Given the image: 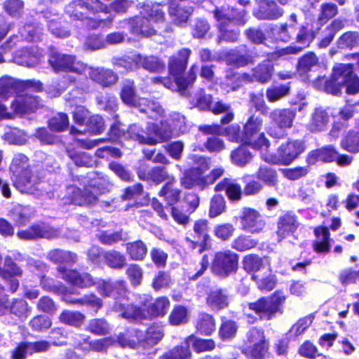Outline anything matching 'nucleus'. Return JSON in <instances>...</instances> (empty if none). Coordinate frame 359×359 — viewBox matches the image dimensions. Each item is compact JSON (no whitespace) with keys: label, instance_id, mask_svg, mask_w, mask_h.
Masks as SVG:
<instances>
[{"label":"nucleus","instance_id":"20e7f679","mask_svg":"<svg viewBox=\"0 0 359 359\" xmlns=\"http://www.w3.org/2000/svg\"><path fill=\"white\" fill-rule=\"evenodd\" d=\"M15 187L22 193L39 196L41 194V181L30 168L28 158L15 154L10 166Z\"/></svg>","mask_w":359,"mask_h":359},{"label":"nucleus","instance_id":"39448f33","mask_svg":"<svg viewBox=\"0 0 359 359\" xmlns=\"http://www.w3.org/2000/svg\"><path fill=\"white\" fill-rule=\"evenodd\" d=\"M144 15L148 18L135 17L130 19L126 22L130 25V29L132 33L137 35L149 36L154 34L156 32L155 27H151V22L159 25L163 23L165 20V13L162 10L161 5L158 3L146 4L144 5ZM157 28H160L157 26Z\"/></svg>","mask_w":359,"mask_h":359},{"label":"nucleus","instance_id":"6e6552de","mask_svg":"<svg viewBox=\"0 0 359 359\" xmlns=\"http://www.w3.org/2000/svg\"><path fill=\"white\" fill-rule=\"evenodd\" d=\"M121 97L125 104L138 108L140 112L146 114L151 119L157 120L164 116V109L160 104L135 95L132 82H128L123 86Z\"/></svg>","mask_w":359,"mask_h":359},{"label":"nucleus","instance_id":"4be33fe9","mask_svg":"<svg viewBox=\"0 0 359 359\" xmlns=\"http://www.w3.org/2000/svg\"><path fill=\"white\" fill-rule=\"evenodd\" d=\"M283 14V10L271 0H260L259 8L254 11L255 16L259 20H276Z\"/></svg>","mask_w":359,"mask_h":359},{"label":"nucleus","instance_id":"393cba45","mask_svg":"<svg viewBox=\"0 0 359 359\" xmlns=\"http://www.w3.org/2000/svg\"><path fill=\"white\" fill-rule=\"evenodd\" d=\"M330 121V116L326 110L321 107L316 108L310 116L306 128L312 133L324 130Z\"/></svg>","mask_w":359,"mask_h":359},{"label":"nucleus","instance_id":"f03ea898","mask_svg":"<svg viewBox=\"0 0 359 359\" xmlns=\"http://www.w3.org/2000/svg\"><path fill=\"white\" fill-rule=\"evenodd\" d=\"M110 8L100 0H74L66 6V14L73 20L85 21L90 29H97L101 25L110 26L113 18L97 20L92 18L90 14L97 13H109Z\"/></svg>","mask_w":359,"mask_h":359},{"label":"nucleus","instance_id":"a878e982","mask_svg":"<svg viewBox=\"0 0 359 359\" xmlns=\"http://www.w3.org/2000/svg\"><path fill=\"white\" fill-rule=\"evenodd\" d=\"M297 218L294 215L286 213L280 217L278 222L277 236L280 242L289 235L293 233L298 227Z\"/></svg>","mask_w":359,"mask_h":359},{"label":"nucleus","instance_id":"72a5a7b5","mask_svg":"<svg viewBox=\"0 0 359 359\" xmlns=\"http://www.w3.org/2000/svg\"><path fill=\"white\" fill-rule=\"evenodd\" d=\"M207 304L214 310L223 309L229 306V297L225 290L214 289L208 294Z\"/></svg>","mask_w":359,"mask_h":359},{"label":"nucleus","instance_id":"ea45409f","mask_svg":"<svg viewBox=\"0 0 359 359\" xmlns=\"http://www.w3.org/2000/svg\"><path fill=\"white\" fill-rule=\"evenodd\" d=\"M248 308L260 319L269 320L274 316L269 301L266 298H260L255 302L248 304Z\"/></svg>","mask_w":359,"mask_h":359},{"label":"nucleus","instance_id":"6ab92c4d","mask_svg":"<svg viewBox=\"0 0 359 359\" xmlns=\"http://www.w3.org/2000/svg\"><path fill=\"white\" fill-rule=\"evenodd\" d=\"M125 296H123L118 300L116 301L113 307L114 310L120 313V315L126 319L143 320L148 318L145 311L135 306L132 304H129Z\"/></svg>","mask_w":359,"mask_h":359},{"label":"nucleus","instance_id":"b1692460","mask_svg":"<svg viewBox=\"0 0 359 359\" xmlns=\"http://www.w3.org/2000/svg\"><path fill=\"white\" fill-rule=\"evenodd\" d=\"M88 73L89 77L94 81L102 86H109L115 83L117 81V76L110 69L103 68H93L86 65L85 74Z\"/></svg>","mask_w":359,"mask_h":359},{"label":"nucleus","instance_id":"338daca9","mask_svg":"<svg viewBox=\"0 0 359 359\" xmlns=\"http://www.w3.org/2000/svg\"><path fill=\"white\" fill-rule=\"evenodd\" d=\"M109 324L101 318H94L90 320L87 330L97 335H104L109 332Z\"/></svg>","mask_w":359,"mask_h":359},{"label":"nucleus","instance_id":"6e6d98bb","mask_svg":"<svg viewBox=\"0 0 359 359\" xmlns=\"http://www.w3.org/2000/svg\"><path fill=\"white\" fill-rule=\"evenodd\" d=\"M252 157V154L245 146L238 147L231 154L232 163L240 167H243L248 163Z\"/></svg>","mask_w":359,"mask_h":359},{"label":"nucleus","instance_id":"9b49d317","mask_svg":"<svg viewBox=\"0 0 359 359\" xmlns=\"http://www.w3.org/2000/svg\"><path fill=\"white\" fill-rule=\"evenodd\" d=\"M48 63L55 72H71L77 74H83L86 69V64L77 60L72 55L52 52Z\"/></svg>","mask_w":359,"mask_h":359},{"label":"nucleus","instance_id":"7c9ffc66","mask_svg":"<svg viewBox=\"0 0 359 359\" xmlns=\"http://www.w3.org/2000/svg\"><path fill=\"white\" fill-rule=\"evenodd\" d=\"M337 157V151L332 146H327L311 151L307 156V162L313 165L318 161L323 162L334 161Z\"/></svg>","mask_w":359,"mask_h":359},{"label":"nucleus","instance_id":"e2e57ef3","mask_svg":"<svg viewBox=\"0 0 359 359\" xmlns=\"http://www.w3.org/2000/svg\"><path fill=\"white\" fill-rule=\"evenodd\" d=\"M341 147L349 152H358L359 133L358 132L350 131L346 137L341 141Z\"/></svg>","mask_w":359,"mask_h":359},{"label":"nucleus","instance_id":"864d4df0","mask_svg":"<svg viewBox=\"0 0 359 359\" xmlns=\"http://www.w3.org/2000/svg\"><path fill=\"white\" fill-rule=\"evenodd\" d=\"M243 268L248 272H254L255 273H261L263 269H266L263 266L262 259L255 255H246L243 261Z\"/></svg>","mask_w":359,"mask_h":359},{"label":"nucleus","instance_id":"0eeeda50","mask_svg":"<svg viewBox=\"0 0 359 359\" xmlns=\"http://www.w3.org/2000/svg\"><path fill=\"white\" fill-rule=\"evenodd\" d=\"M164 337V331L162 326L154 324L148 327L145 332L138 330L127 332L119 335L117 338L118 343L122 347L135 348L138 344L144 347L146 345L152 346L157 344Z\"/></svg>","mask_w":359,"mask_h":359},{"label":"nucleus","instance_id":"bf43d9fd","mask_svg":"<svg viewBox=\"0 0 359 359\" xmlns=\"http://www.w3.org/2000/svg\"><path fill=\"white\" fill-rule=\"evenodd\" d=\"M359 45V35L356 32H347L343 34L337 41L338 48H353Z\"/></svg>","mask_w":359,"mask_h":359},{"label":"nucleus","instance_id":"c9c22d12","mask_svg":"<svg viewBox=\"0 0 359 359\" xmlns=\"http://www.w3.org/2000/svg\"><path fill=\"white\" fill-rule=\"evenodd\" d=\"M261 273L253 274L252 279L256 281L258 287L262 290L270 291L276 285L275 276L271 274L269 268L263 269Z\"/></svg>","mask_w":359,"mask_h":359},{"label":"nucleus","instance_id":"c756f323","mask_svg":"<svg viewBox=\"0 0 359 359\" xmlns=\"http://www.w3.org/2000/svg\"><path fill=\"white\" fill-rule=\"evenodd\" d=\"M137 174L140 180L151 181L156 184H161L165 181L174 180V177L170 175L165 168L163 167H154L147 172L140 170Z\"/></svg>","mask_w":359,"mask_h":359},{"label":"nucleus","instance_id":"a19ab883","mask_svg":"<svg viewBox=\"0 0 359 359\" xmlns=\"http://www.w3.org/2000/svg\"><path fill=\"white\" fill-rule=\"evenodd\" d=\"M175 180L168 181L159 191V196L163 197L168 205H173L180 198V190L175 186Z\"/></svg>","mask_w":359,"mask_h":359},{"label":"nucleus","instance_id":"2eb2a0df","mask_svg":"<svg viewBox=\"0 0 359 359\" xmlns=\"http://www.w3.org/2000/svg\"><path fill=\"white\" fill-rule=\"evenodd\" d=\"M192 12L193 8L189 0H169L168 13L176 25L187 22Z\"/></svg>","mask_w":359,"mask_h":359},{"label":"nucleus","instance_id":"f704fd0d","mask_svg":"<svg viewBox=\"0 0 359 359\" xmlns=\"http://www.w3.org/2000/svg\"><path fill=\"white\" fill-rule=\"evenodd\" d=\"M316 241L313 243L314 250L318 253L328 252L330 250V232L327 227L318 226L314 230Z\"/></svg>","mask_w":359,"mask_h":359},{"label":"nucleus","instance_id":"774afa93","mask_svg":"<svg viewBox=\"0 0 359 359\" xmlns=\"http://www.w3.org/2000/svg\"><path fill=\"white\" fill-rule=\"evenodd\" d=\"M49 128L55 132L65 130L69 126V119L66 114L59 113L49 121Z\"/></svg>","mask_w":359,"mask_h":359},{"label":"nucleus","instance_id":"79ce46f5","mask_svg":"<svg viewBox=\"0 0 359 359\" xmlns=\"http://www.w3.org/2000/svg\"><path fill=\"white\" fill-rule=\"evenodd\" d=\"M170 306V301L167 297H161L156 299L151 304L147 311H145L146 315L148 318L163 316Z\"/></svg>","mask_w":359,"mask_h":359},{"label":"nucleus","instance_id":"423d86ee","mask_svg":"<svg viewBox=\"0 0 359 359\" xmlns=\"http://www.w3.org/2000/svg\"><path fill=\"white\" fill-rule=\"evenodd\" d=\"M125 138L133 139L142 144H156L167 141L172 136V129L166 122L149 124L146 132L141 130L137 125H132L126 131Z\"/></svg>","mask_w":359,"mask_h":359},{"label":"nucleus","instance_id":"c85d7f7f","mask_svg":"<svg viewBox=\"0 0 359 359\" xmlns=\"http://www.w3.org/2000/svg\"><path fill=\"white\" fill-rule=\"evenodd\" d=\"M97 290L101 294L106 297H113L116 301L126 295L123 282L111 283L108 281L101 280L98 283Z\"/></svg>","mask_w":359,"mask_h":359},{"label":"nucleus","instance_id":"de8ad7c7","mask_svg":"<svg viewBox=\"0 0 359 359\" xmlns=\"http://www.w3.org/2000/svg\"><path fill=\"white\" fill-rule=\"evenodd\" d=\"M184 344L189 348L191 344L193 348L198 353L210 351L215 348V344L212 339H203L196 338L194 335H191L186 338Z\"/></svg>","mask_w":359,"mask_h":359},{"label":"nucleus","instance_id":"dca6fc26","mask_svg":"<svg viewBox=\"0 0 359 359\" xmlns=\"http://www.w3.org/2000/svg\"><path fill=\"white\" fill-rule=\"evenodd\" d=\"M241 221L242 229L251 233H259L265 226V222L260 213L250 208L243 209Z\"/></svg>","mask_w":359,"mask_h":359},{"label":"nucleus","instance_id":"5701e85b","mask_svg":"<svg viewBox=\"0 0 359 359\" xmlns=\"http://www.w3.org/2000/svg\"><path fill=\"white\" fill-rule=\"evenodd\" d=\"M208 222L206 219H198L195 222L194 225V231L198 238L197 241H194L187 238V241L189 243V247L195 249L198 245L201 247L199 252L201 253L205 248L207 242L210 236L208 234Z\"/></svg>","mask_w":359,"mask_h":359},{"label":"nucleus","instance_id":"f3484780","mask_svg":"<svg viewBox=\"0 0 359 359\" xmlns=\"http://www.w3.org/2000/svg\"><path fill=\"white\" fill-rule=\"evenodd\" d=\"M24 86L27 88L40 90L41 83L35 81H27L25 83L18 82L12 78H1L0 79V97L7 98Z\"/></svg>","mask_w":359,"mask_h":359},{"label":"nucleus","instance_id":"5fc2aeb1","mask_svg":"<svg viewBox=\"0 0 359 359\" xmlns=\"http://www.w3.org/2000/svg\"><path fill=\"white\" fill-rule=\"evenodd\" d=\"M191 355L189 348L185 344L184 346H177L165 352L158 359H190Z\"/></svg>","mask_w":359,"mask_h":359},{"label":"nucleus","instance_id":"f257e3e1","mask_svg":"<svg viewBox=\"0 0 359 359\" xmlns=\"http://www.w3.org/2000/svg\"><path fill=\"white\" fill-rule=\"evenodd\" d=\"M191 55V50L183 48L179 51V58L172 57L169 62V70L170 74L175 77V83L168 78H154V83H161L165 88H171L172 86H176L179 93L182 95L189 98V102L194 107L205 110L210 109L212 97L207 95L200 89L191 94L188 90L189 86L194 83L196 79V72L198 67L194 65L187 77H181L180 75L184 72Z\"/></svg>","mask_w":359,"mask_h":359},{"label":"nucleus","instance_id":"9d476101","mask_svg":"<svg viewBox=\"0 0 359 359\" xmlns=\"http://www.w3.org/2000/svg\"><path fill=\"white\" fill-rule=\"evenodd\" d=\"M296 112L290 109H275L270 112L269 117L273 126L269 127L268 133L275 138L285 135V130L292 126Z\"/></svg>","mask_w":359,"mask_h":359},{"label":"nucleus","instance_id":"4c0bfd02","mask_svg":"<svg viewBox=\"0 0 359 359\" xmlns=\"http://www.w3.org/2000/svg\"><path fill=\"white\" fill-rule=\"evenodd\" d=\"M135 64L138 67H142L147 71L151 72H160L164 68L163 64L154 56H143L140 54L134 55Z\"/></svg>","mask_w":359,"mask_h":359},{"label":"nucleus","instance_id":"3c124183","mask_svg":"<svg viewBox=\"0 0 359 359\" xmlns=\"http://www.w3.org/2000/svg\"><path fill=\"white\" fill-rule=\"evenodd\" d=\"M126 252L133 260H142L147 252L146 245L141 241L128 243Z\"/></svg>","mask_w":359,"mask_h":359},{"label":"nucleus","instance_id":"2f4dec72","mask_svg":"<svg viewBox=\"0 0 359 359\" xmlns=\"http://www.w3.org/2000/svg\"><path fill=\"white\" fill-rule=\"evenodd\" d=\"M262 126V118L259 116H251L245 123L242 135V142L248 144L256 138Z\"/></svg>","mask_w":359,"mask_h":359},{"label":"nucleus","instance_id":"1a4fd4ad","mask_svg":"<svg viewBox=\"0 0 359 359\" xmlns=\"http://www.w3.org/2000/svg\"><path fill=\"white\" fill-rule=\"evenodd\" d=\"M305 149L304 141L290 140L278 147L276 154H262V158L272 164L290 165Z\"/></svg>","mask_w":359,"mask_h":359},{"label":"nucleus","instance_id":"ddd939ff","mask_svg":"<svg viewBox=\"0 0 359 359\" xmlns=\"http://www.w3.org/2000/svg\"><path fill=\"white\" fill-rule=\"evenodd\" d=\"M214 17L217 21L218 29L229 27L234 23L238 25H244L247 22L246 12L244 9L238 10L229 7H217L213 11Z\"/></svg>","mask_w":359,"mask_h":359},{"label":"nucleus","instance_id":"bb28decb","mask_svg":"<svg viewBox=\"0 0 359 359\" xmlns=\"http://www.w3.org/2000/svg\"><path fill=\"white\" fill-rule=\"evenodd\" d=\"M37 98L28 94L18 95L12 102L11 108L16 114H23L34 111L38 107Z\"/></svg>","mask_w":359,"mask_h":359},{"label":"nucleus","instance_id":"13d9d810","mask_svg":"<svg viewBox=\"0 0 359 359\" xmlns=\"http://www.w3.org/2000/svg\"><path fill=\"white\" fill-rule=\"evenodd\" d=\"M196 328L201 334H210L215 330V323L213 318L207 313L201 314Z\"/></svg>","mask_w":359,"mask_h":359},{"label":"nucleus","instance_id":"37998d69","mask_svg":"<svg viewBox=\"0 0 359 359\" xmlns=\"http://www.w3.org/2000/svg\"><path fill=\"white\" fill-rule=\"evenodd\" d=\"M103 258L105 264L114 269H121L126 266V259L121 252L111 250L104 252Z\"/></svg>","mask_w":359,"mask_h":359},{"label":"nucleus","instance_id":"0e129e2a","mask_svg":"<svg viewBox=\"0 0 359 359\" xmlns=\"http://www.w3.org/2000/svg\"><path fill=\"white\" fill-rule=\"evenodd\" d=\"M272 33L277 39L283 41H288L295 33L294 25H287L283 24L279 27H276L271 29Z\"/></svg>","mask_w":359,"mask_h":359},{"label":"nucleus","instance_id":"412c9836","mask_svg":"<svg viewBox=\"0 0 359 359\" xmlns=\"http://www.w3.org/2000/svg\"><path fill=\"white\" fill-rule=\"evenodd\" d=\"M58 271L62 273V278L66 281L80 287H88L95 284L90 274L88 273H79L72 269H65L64 267H58Z\"/></svg>","mask_w":359,"mask_h":359},{"label":"nucleus","instance_id":"c03bdc74","mask_svg":"<svg viewBox=\"0 0 359 359\" xmlns=\"http://www.w3.org/2000/svg\"><path fill=\"white\" fill-rule=\"evenodd\" d=\"M273 72V67L269 61H266L253 69V73L250 77L253 79L252 81H258L261 83H266L269 81L271 77Z\"/></svg>","mask_w":359,"mask_h":359},{"label":"nucleus","instance_id":"4468645a","mask_svg":"<svg viewBox=\"0 0 359 359\" xmlns=\"http://www.w3.org/2000/svg\"><path fill=\"white\" fill-rule=\"evenodd\" d=\"M237 265V255L230 250H226L215 255L212 265V271L217 276L226 277L231 273L236 271Z\"/></svg>","mask_w":359,"mask_h":359},{"label":"nucleus","instance_id":"4d7b16f0","mask_svg":"<svg viewBox=\"0 0 359 359\" xmlns=\"http://www.w3.org/2000/svg\"><path fill=\"white\" fill-rule=\"evenodd\" d=\"M65 301L68 304H75L80 306H90L91 308L95 309L96 312L102 306V302L101 299L96 297L94 294H87L79 299H74L69 300L66 299Z\"/></svg>","mask_w":359,"mask_h":359},{"label":"nucleus","instance_id":"cd10ccee","mask_svg":"<svg viewBox=\"0 0 359 359\" xmlns=\"http://www.w3.org/2000/svg\"><path fill=\"white\" fill-rule=\"evenodd\" d=\"M5 309H9L11 313L21 318H27L31 313L27 302L23 299H15L7 304L4 299H0V314Z\"/></svg>","mask_w":359,"mask_h":359},{"label":"nucleus","instance_id":"7ed1b4c3","mask_svg":"<svg viewBox=\"0 0 359 359\" xmlns=\"http://www.w3.org/2000/svg\"><path fill=\"white\" fill-rule=\"evenodd\" d=\"M111 187L107 177L100 176L99 174L90 173L88 176V184L84 185L83 191L75 186L67 188V202L77 205L93 204L97 201L99 195L109 191Z\"/></svg>","mask_w":359,"mask_h":359},{"label":"nucleus","instance_id":"aec40b11","mask_svg":"<svg viewBox=\"0 0 359 359\" xmlns=\"http://www.w3.org/2000/svg\"><path fill=\"white\" fill-rule=\"evenodd\" d=\"M315 38L314 33L309 30L306 27H302L297 34L296 41L302 46H287L277 51L276 54L280 57L286 55L297 54L301 52L304 48L309 46Z\"/></svg>","mask_w":359,"mask_h":359},{"label":"nucleus","instance_id":"603ef678","mask_svg":"<svg viewBox=\"0 0 359 359\" xmlns=\"http://www.w3.org/2000/svg\"><path fill=\"white\" fill-rule=\"evenodd\" d=\"M318 64V57L314 53L310 52L299 59L297 65V72L300 75H304Z\"/></svg>","mask_w":359,"mask_h":359},{"label":"nucleus","instance_id":"69168bd1","mask_svg":"<svg viewBox=\"0 0 359 359\" xmlns=\"http://www.w3.org/2000/svg\"><path fill=\"white\" fill-rule=\"evenodd\" d=\"M290 87L285 85L268 88L266 93V98L270 102H275L288 94Z\"/></svg>","mask_w":359,"mask_h":359},{"label":"nucleus","instance_id":"8fccbe9b","mask_svg":"<svg viewBox=\"0 0 359 359\" xmlns=\"http://www.w3.org/2000/svg\"><path fill=\"white\" fill-rule=\"evenodd\" d=\"M189 320V311L187 309L183 306H175L168 318V321L171 325L178 326L185 324Z\"/></svg>","mask_w":359,"mask_h":359},{"label":"nucleus","instance_id":"a18cd8bd","mask_svg":"<svg viewBox=\"0 0 359 359\" xmlns=\"http://www.w3.org/2000/svg\"><path fill=\"white\" fill-rule=\"evenodd\" d=\"M85 316L79 311L65 310L59 316L61 323L75 327L81 326L85 320Z\"/></svg>","mask_w":359,"mask_h":359},{"label":"nucleus","instance_id":"49530a36","mask_svg":"<svg viewBox=\"0 0 359 359\" xmlns=\"http://www.w3.org/2000/svg\"><path fill=\"white\" fill-rule=\"evenodd\" d=\"M48 256L50 261L56 264H72L77 260V256L75 253L58 249L51 250Z\"/></svg>","mask_w":359,"mask_h":359},{"label":"nucleus","instance_id":"09e8293b","mask_svg":"<svg viewBox=\"0 0 359 359\" xmlns=\"http://www.w3.org/2000/svg\"><path fill=\"white\" fill-rule=\"evenodd\" d=\"M256 177L271 187L276 186L278 182L277 172L270 166L261 165L256 173Z\"/></svg>","mask_w":359,"mask_h":359},{"label":"nucleus","instance_id":"052dcab7","mask_svg":"<svg viewBox=\"0 0 359 359\" xmlns=\"http://www.w3.org/2000/svg\"><path fill=\"white\" fill-rule=\"evenodd\" d=\"M342 65H348V74L346 76V81L344 86H346V92L348 94H356L359 92V78L353 72V65L350 64H342Z\"/></svg>","mask_w":359,"mask_h":359},{"label":"nucleus","instance_id":"e433bc0d","mask_svg":"<svg viewBox=\"0 0 359 359\" xmlns=\"http://www.w3.org/2000/svg\"><path fill=\"white\" fill-rule=\"evenodd\" d=\"M217 191L225 190L229 198L238 201L241 198L242 191L240 184L229 179H224L215 187Z\"/></svg>","mask_w":359,"mask_h":359},{"label":"nucleus","instance_id":"58836bf2","mask_svg":"<svg viewBox=\"0 0 359 359\" xmlns=\"http://www.w3.org/2000/svg\"><path fill=\"white\" fill-rule=\"evenodd\" d=\"M348 65H342V64H338L333 68V72L332 77L327 82H332L330 88L337 87L338 91L336 93H332V95H338L341 93V88L344 86L345 78L348 74Z\"/></svg>","mask_w":359,"mask_h":359},{"label":"nucleus","instance_id":"f8f14e48","mask_svg":"<svg viewBox=\"0 0 359 359\" xmlns=\"http://www.w3.org/2000/svg\"><path fill=\"white\" fill-rule=\"evenodd\" d=\"M268 351V344L264 332L256 327L249 330L243 353L253 359H260Z\"/></svg>","mask_w":359,"mask_h":359},{"label":"nucleus","instance_id":"680f3d73","mask_svg":"<svg viewBox=\"0 0 359 359\" xmlns=\"http://www.w3.org/2000/svg\"><path fill=\"white\" fill-rule=\"evenodd\" d=\"M257 242L250 236L241 235L237 237L232 243V248L240 251L250 250L256 246Z\"/></svg>","mask_w":359,"mask_h":359},{"label":"nucleus","instance_id":"473e14b6","mask_svg":"<svg viewBox=\"0 0 359 359\" xmlns=\"http://www.w3.org/2000/svg\"><path fill=\"white\" fill-rule=\"evenodd\" d=\"M253 79L247 73H227L224 81L222 83V88L226 92L233 91L240 88L244 82H251Z\"/></svg>","mask_w":359,"mask_h":359},{"label":"nucleus","instance_id":"a211bd4d","mask_svg":"<svg viewBox=\"0 0 359 359\" xmlns=\"http://www.w3.org/2000/svg\"><path fill=\"white\" fill-rule=\"evenodd\" d=\"M58 231L51 226L41 224H35L26 230L18 232V236L23 240H32L39 238H53L58 236Z\"/></svg>","mask_w":359,"mask_h":359}]
</instances>
